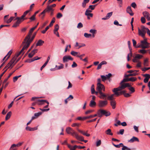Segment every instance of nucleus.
<instances>
[{
    "mask_svg": "<svg viewBox=\"0 0 150 150\" xmlns=\"http://www.w3.org/2000/svg\"><path fill=\"white\" fill-rule=\"evenodd\" d=\"M131 86L130 84L129 83H123L121 82L120 83V86L117 88H114L112 90L113 92L115 93L119 92L118 91H121L122 90L125 88L127 87H129Z\"/></svg>",
    "mask_w": 150,
    "mask_h": 150,
    "instance_id": "nucleus-1",
    "label": "nucleus"
},
{
    "mask_svg": "<svg viewBox=\"0 0 150 150\" xmlns=\"http://www.w3.org/2000/svg\"><path fill=\"white\" fill-rule=\"evenodd\" d=\"M21 45L23 46V47L21 50V51L19 52L16 53L15 55L12 58L15 61H16L17 58L21 54H23L24 53V51L25 50H26L28 48V47L25 45V44H22V43L21 44Z\"/></svg>",
    "mask_w": 150,
    "mask_h": 150,
    "instance_id": "nucleus-2",
    "label": "nucleus"
},
{
    "mask_svg": "<svg viewBox=\"0 0 150 150\" xmlns=\"http://www.w3.org/2000/svg\"><path fill=\"white\" fill-rule=\"evenodd\" d=\"M141 45L138 47H141L142 49H145L148 48L150 47L149 46L150 44L147 42V39L146 38H144L143 40L141 41Z\"/></svg>",
    "mask_w": 150,
    "mask_h": 150,
    "instance_id": "nucleus-3",
    "label": "nucleus"
},
{
    "mask_svg": "<svg viewBox=\"0 0 150 150\" xmlns=\"http://www.w3.org/2000/svg\"><path fill=\"white\" fill-rule=\"evenodd\" d=\"M97 114L98 117H101L103 115H105L106 116L110 115V113L109 112H108L104 110L100 109L97 111Z\"/></svg>",
    "mask_w": 150,
    "mask_h": 150,
    "instance_id": "nucleus-4",
    "label": "nucleus"
},
{
    "mask_svg": "<svg viewBox=\"0 0 150 150\" xmlns=\"http://www.w3.org/2000/svg\"><path fill=\"white\" fill-rule=\"evenodd\" d=\"M36 33L34 34L32 37L30 38V37L29 38L27 39L26 40H25V39L22 42V44H25L28 47L30 44V43L33 41V39L35 38Z\"/></svg>",
    "mask_w": 150,
    "mask_h": 150,
    "instance_id": "nucleus-5",
    "label": "nucleus"
},
{
    "mask_svg": "<svg viewBox=\"0 0 150 150\" xmlns=\"http://www.w3.org/2000/svg\"><path fill=\"white\" fill-rule=\"evenodd\" d=\"M15 61L13 59H12L7 64L6 66L5 67L4 69H8L11 68V69L16 64V63H15Z\"/></svg>",
    "mask_w": 150,
    "mask_h": 150,
    "instance_id": "nucleus-6",
    "label": "nucleus"
},
{
    "mask_svg": "<svg viewBox=\"0 0 150 150\" xmlns=\"http://www.w3.org/2000/svg\"><path fill=\"white\" fill-rule=\"evenodd\" d=\"M125 92L126 91L123 90L120 91L119 92H116V93H115V94L117 96H120L122 94H123L124 96L125 97H128L131 96L130 94L126 93Z\"/></svg>",
    "mask_w": 150,
    "mask_h": 150,
    "instance_id": "nucleus-7",
    "label": "nucleus"
},
{
    "mask_svg": "<svg viewBox=\"0 0 150 150\" xmlns=\"http://www.w3.org/2000/svg\"><path fill=\"white\" fill-rule=\"evenodd\" d=\"M108 102L106 100H100L98 102V106L100 108H103L107 105Z\"/></svg>",
    "mask_w": 150,
    "mask_h": 150,
    "instance_id": "nucleus-8",
    "label": "nucleus"
},
{
    "mask_svg": "<svg viewBox=\"0 0 150 150\" xmlns=\"http://www.w3.org/2000/svg\"><path fill=\"white\" fill-rule=\"evenodd\" d=\"M142 57L143 56L142 55L139 54H136L133 59L132 61L134 63L137 62L139 61V59H141Z\"/></svg>",
    "mask_w": 150,
    "mask_h": 150,
    "instance_id": "nucleus-9",
    "label": "nucleus"
},
{
    "mask_svg": "<svg viewBox=\"0 0 150 150\" xmlns=\"http://www.w3.org/2000/svg\"><path fill=\"white\" fill-rule=\"evenodd\" d=\"M96 89L99 92L102 91L103 90V91H105V87L102 84H97Z\"/></svg>",
    "mask_w": 150,
    "mask_h": 150,
    "instance_id": "nucleus-10",
    "label": "nucleus"
},
{
    "mask_svg": "<svg viewBox=\"0 0 150 150\" xmlns=\"http://www.w3.org/2000/svg\"><path fill=\"white\" fill-rule=\"evenodd\" d=\"M66 131L68 134H71L73 136L76 133L74 130L70 127L67 128Z\"/></svg>",
    "mask_w": 150,
    "mask_h": 150,
    "instance_id": "nucleus-11",
    "label": "nucleus"
},
{
    "mask_svg": "<svg viewBox=\"0 0 150 150\" xmlns=\"http://www.w3.org/2000/svg\"><path fill=\"white\" fill-rule=\"evenodd\" d=\"M63 62H68L69 60L72 61L73 59L70 56L66 55L64 56L63 58Z\"/></svg>",
    "mask_w": 150,
    "mask_h": 150,
    "instance_id": "nucleus-12",
    "label": "nucleus"
},
{
    "mask_svg": "<svg viewBox=\"0 0 150 150\" xmlns=\"http://www.w3.org/2000/svg\"><path fill=\"white\" fill-rule=\"evenodd\" d=\"M36 28V26H35L32 28L30 30L28 35L25 37V40H26L27 39L29 38L32 35V34L34 30Z\"/></svg>",
    "mask_w": 150,
    "mask_h": 150,
    "instance_id": "nucleus-13",
    "label": "nucleus"
},
{
    "mask_svg": "<svg viewBox=\"0 0 150 150\" xmlns=\"http://www.w3.org/2000/svg\"><path fill=\"white\" fill-rule=\"evenodd\" d=\"M112 76V74L110 73L108 74L105 76L101 75L100 77L102 79V80L103 81H105L107 79H109Z\"/></svg>",
    "mask_w": 150,
    "mask_h": 150,
    "instance_id": "nucleus-14",
    "label": "nucleus"
},
{
    "mask_svg": "<svg viewBox=\"0 0 150 150\" xmlns=\"http://www.w3.org/2000/svg\"><path fill=\"white\" fill-rule=\"evenodd\" d=\"M37 105H42L45 104V102H47V101L45 100L37 99Z\"/></svg>",
    "mask_w": 150,
    "mask_h": 150,
    "instance_id": "nucleus-15",
    "label": "nucleus"
},
{
    "mask_svg": "<svg viewBox=\"0 0 150 150\" xmlns=\"http://www.w3.org/2000/svg\"><path fill=\"white\" fill-rule=\"evenodd\" d=\"M143 76L145 77L144 81L145 83H147L150 78V75L149 74H146L142 75Z\"/></svg>",
    "mask_w": 150,
    "mask_h": 150,
    "instance_id": "nucleus-16",
    "label": "nucleus"
},
{
    "mask_svg": "<svg viewBox=\"0 0 150 150\" xmlns=\"http://www.w3.org/2000/svg\"><path fill=\"white\" fill-rule=\"evenodd\" d=\"M99 93L100 94V96H98V97L101 99H105V98H106L108 96V94H105L104 93H103L102 91L99 92Z\"/></svg>",
    "mask_w": 150,
    "mask_h": 150,
    "instance_id": "nucleus-17",
    "label": "nucleus"
},
{
    "mask_svg": "<svg viewBox=\"0 0 150 150\" xmlns=\"http://www.w3.org/2000/svg\"><path fill=\"white\" fill-rule=\"evenodd\" d=\"M53 9L52 7L49 5H48L47 8H45L42 12V14L45 13L46 12H49L52 10Z\"/></svg>",
    "mask_w": 150,
    "mask_h": 150,
    "instance_id": "nucleus-18",
    "label": "nucleus"
},
{
    "mask_svg": "<svg viewBox=\"0 0 150 150\" xmlns=\"http://www.w3.org/2000/svg\"><path fill=\"white\" fill-rule=\"evenodd\" d=\"M8 16L9 15H6L4 17V21L6 22L7 23H11L14 18V17H11L9 19L6 20V18L8 17Z\"/></svg>",
    "mask_w": 150,
    "mask_h": 150,
    "instance_id": "nucleus-19",
    "label": "nucleus"
},
{
    "mask_svg": "<svg viewBox=\"0 0 150 150\" xmlns=\"http://www.w3.org/2000/svg\"><path fill=\"white\" fill-rule=\"evenodd\" d=\"M143 14L144 17L146 18L148 21H150V15L149 13L147 11H144L143 12Z\"/></svg>",
    "mask_w": 150,
    "mask_h": 150,
    "instance_id": "nucleus-20",
    "label": "nucleus"
},
{
    "mask_svg": "<svg viewBox=\"0 0 150 150\" xmlns=\"http://www.w3.org/2000/svg\"><path fill=\"white\" fill-rule=\"evenodd\" d=\"M23 142H19L17 144H13L11 146L10 149H13V150H17L16 149H13V148L15 147H18L21 146L23 144Z\"/></svg>",
    "mask_w": 150,
    "mask_h": 150,
    "instance_id": "nucleus-21",
    "label": "nucleus"
},
{
    "mask_svg": "<svg viewBox=\"0 0 150 150\" xmlns=\"http://www.w3.org/2000/svg\"><path fill=\"white\" fill-rule=\"evenodd\" d=\"M74 135L75 137L77 140L81 142L83 141V137L82 136L79 135L76 132V133Z\"/></svg>",
    "mask_w": 150,
    "mask_h": 150,
    "instance_id": "nucleus-22",
    "label": "nucleus"
},
{
    "mask_svg": "<svg viewBox=\"0 0 150 150\" xmlns=\"http://www.w3.org/2000/svg\"><path fill=\"white\" fill-rule=\"evenodd\" d=\"M38 51V50L37 49H35L32 51V52L28 54V57L29 58H32L34 54L37 52Z\"/></svg>",
    "mask_w": 150,
    "mask_h": 150,
    "instance_id": "nucleus-23",
    "label": "nucleus"
},
{
    "mask_svg": "<svg viewBox=\"0 0 150 150\" xmlns=\"http://www.w3.org/2000/svg\"><path fill=\"white\" fill-rule=\"evenodd\" d=\"M138 34L139 35L142 36L143 38H146L145 37V35L146 33L142 32L140 30V29L138 28Z\"/></svg>",
    "mask_w": 150,
    "mask_h": 150,
    "instance_id": "nucleus-24",
    "label": "nucleus"
},
{
    "mask_svg": "<svg viewBox=\"0 0 150 150\" xmlns=\"http://www.w3.org/2000/svg\"><path fill=\"white\" fill-rule=\"evenodd\" d=\"M126 11L127 12L129 13L131 16H132L134 15V13H133L132 10L130 6H128L127 7Z\"/></svg>",
    "mask_w": 150,
    "mask_h": 150,
    "instance_id": "nucleus-25",
    "label": "nucleus"
},
{
    "mask_svg": "<svg viewBox=\"0 0 150 150\" xmlns=\"http://www.w3.org/2000/svg\"><path fill=\"white\" fill-rule=\"evenodd\" d=\"M42 114L41 112H38V113H35L34 114V116H33L32 118V120H33L35 119L38 118L39 116Z\"/></svg>",
    "mask_w": 150,
    "mask_h": 150,
    "instance_id": "nucleus-26",
    "label": "nucleus"
},
{
    "mask_svg": "<svg viewBox=\"0 0 150 150\" xmlns=\"http://www.w3.org/2000/svg\"><path fill=\"white\" fill-rule=\"evenodd\" d=\"M15 20H17L16 22L19 24L24 21L21 17H17L16 18Z\"/></svg>",
    "mask_w": 150,
    "mask_h": 150,
    "instance_id": "nucleus-27",
    "label": "nucleus"
},
{
    "mask_svg": "<svg viewBox=\"0 0 150 150\" xmlns=\"http://www.w3.org/2000/svg\"><path fill=\"white\" fill-rule=\"evenodd\" d=\"M134 141H137L139 142V140L137 138L134 137H133L130 140H129L128 142H133Z\"/></svg>",
    "mask_w": 150,
    "mask_h": 150,
    "instance_id": "nucleus-28",
    "label": "nucleus"
},
{
    "mask_svg": "<svg viewBox=\"0 0 150 150\" xmlns=\"http://www.w3.org/2000/svg\"><path fill=\"white\" fill-rule=\"evenodd\" d=\"M44 42L43 41L39 40H38L36 45V47L38 46H41L44 43Z\"/></svg>",
    "mask_w": 150,
    "mask_h": 150,
    "instance_id": "nucleus-29",
    "label": "nucleus"
},
{
    "mask_svg": "<svg viewBox=\"0 0 150 150\" xmlns=\"http://www.w3.org/2000/svg\"><path fill=\"white\" fill-rule=\"evenodd\" d=\"M71 54L73 56L78 57L80 55V53L72 51L71 52Z\"/></svg>",
    "mask_w": 150,
    "mask_h": 150,
    "instance_id": "nucleus-30",
    "label": "nucleus"
},
{
    "mask_svg": "<svg viewBox=\"0 0 150 150\" xmlns=\"http://www.w3.org/2000/svg\"><path fill=\"white\" fill-rule=\"evenodd\" d=\"M96 105V103L93 100H91L90 101L89 105L91 107H95Z\"/></svg>",
    "mask_w": 150,
    "mask_h": 150,
    "instance_id": "nucleus-31",
    "label": "nucleus"
},
{
    "mask_svg": "<svg viewBox=\"0 0 150 150\" xmlns=\"http://www.w3.org/2000/svg\"><path fill=\"white\" fill-rule=\"evenodd\" d=\"M112 12H111L110 13H107L106 17L103 18H102V19L105 20H106L108 19L112 15Z\"/></svg>",
    "mask_w": 150,
    "mask_h": 150,
    "instance_id": "nucleus-32",
    "label": "nucleus"
},
{
    "mask_svg": "<svg viewBox=\"0 0 150 150\" xmlns=\"http://www.w3.org/2000/svg\"><path fill=\"white\" fill-rule=\"evenodd\" d=\"M30 11V10H27L25 11L23 14V15H22L21 17L24 20L25 19H27V18H25L24 17H25V16H26V15L27 14L29 13Z\"/></svg>",
    "mask_w": 150,
    "mask_h": 150,
    "instance_id": "nucleus-33",
    "label": "nucleus"
},
{
    "mask_svg": "<svg viewBox=\"0 0 150 150\" xmlns=\"http://www.w3.org/2000/svg\"><path fill=\"white\" fill-rule=\"evenodd\" d=\"M110 105L113 109H115L116 107V102L115 100H112L110 102Z\"/></svg>",
    "mask_w": 150,
    "mask_h": 150,
    "instance_id": "nucleus-34",
    "label": "nucleus"
},
{
    "mask_svg": "<svg viewBox=\"0 0 150 150\" xmlns=\"http://www.w3.org/2000/svg\"><path fill=\"white\" fill-rule=\"evenodd\" d=\"M105 133L107 134L110 135H112L113 133L111 132V130L109 129L105 132Z\"/></svg>",
    "mask_w": 150,
    "mask_h": 150,
    "instance_id": "nucleus-35",
    "label": "nucleus"
},
{
    "mask_svg": "<svg viewBox=\"0 0 150 150\" xmlns=\"http://www.w3.org/2000/svg\"><path fill=\"white\" fill-rule=\"evenodd\" d=\"M89 1V0H83V2L82 3V6L83 8H85L86 6V4L88 3Z\"/></svg>",
    "mask_w": 150,
    "mask_h": 150,
    "instance_id": "nucleus-36",
    "label": "nucleus"
},
{
    "mask_svg": "<svg viewBox=\"0 0 150 150\" xmlns=\"http://www.w3.org/2000/svg\"><path fill=\"white\" fill-rule=\"evenodd\" d=\"M11 112H8L7 114H6V117L5 118V120H8L11 117Z\"/></svg>",
    "mask_w": 150,
    "mask_h": 150,
    "instance_id": "nucleus-37",
    "label": "nucleus"
},
{
    "mask_svg": "<svg viewBox=\"0 0 150 150\" xmlns=\"http://www.w3.org/2000/svg\"><path fill=\"white\" fill-rule=\"evenodd\" d=\"M56 68L57 69V70L63 69L64 68V65L62 64H60V65L59 66L56 65Z\"/></svg>",
    "mask_w": 150,
    "mask_h": 150,
    "instance_id": "nucleus-38",
    "label": "nucleus"
},
{
    "mask_svg": "<svg viewBox=\"0 0 150 150\" xmlns=\"http://www.w3.org/2000/svg\"><path fill=\"white\" fill-rule=\"evenodd\" d=\"M115 95V93L114 94H112L110 96H108L107 98L108 100H113L114 99V95Z\"/></svg>",
    "mask_w": 150,
    "mask_h": 150,
    "instance_id": "nucleus-39",
    "label": "nucleus"
},
{
    "mask_svg": "<svg viewBox=\"0 0 150 150\" xmlns=\"http://www.w3.org/2000/svg\"><path fill=\"white\" fill-rule=\"evenodd\" d=\"M89 31L91 33H92L93 37H94L95 34L96 33V30L94 29H91Z\"/></svg>",
    "mask_w": 150,
    "mask_h": 150,
    "instance_id": "nucleus-40",
    "label": "nucleus"
},
{
    "mask_svg": "<svg viewBox=\"0 0 150 150\" xmlns=\"http://www.w3.org/2000/svg\"><path fill=\"white\" fill-rule=\"evenodd\" d=\"M91 93L92 94H93L95 93V86L93 84L92 85L91 88Z\"/></svg>",
    "mask_w": 150,
    "mask_h": 150,
    "instance_id": "nucleus-41",
    "label": "nucleus"
},
{
    "mask_svg": "<svg viewBox=\"0 0 150 150\" xmlns=\"http://www.w3.org/2000/svg\"><path fill=\"white\" fill-rule=\"evenodd\" d=\"M141 29H140L141 31H142V32H144L145 33H146V29L148 28H146L145 26H142L141 27Z\"/></svg>",
    "mask_w": 150,
    "mask_h": 150,
    "instance_id": "nucleus-42",
    "label": "nucleus"
},
{
    "mask_svg": "<svg viewBox=\"0 0 150 150\" xmlns=\"http://www.w3.org/2000/svg\"><path fill=\"white\" fill-rule=\"evenodd\" d=\"M12 50H10L8 52V53L6 55V56H7V57L6 59L5 60V61H6L8 59L11 54H12Z\"/></svg>",
    "mask_w": 150,
    "mask_h": 150,
    "instance_id": "nucleus-43",
    "label": "nucleus"
},
{
    "mask_svg": "<svg viewBox=\"0 0 150 150\" xmlns=\"http://www.w3.org/2000/svg\"><path fill=\"white\" fill-rule=\"evenodd\" d=\"M101 144V141L100 140H97L96 142V146L97 147L99 146Z\"/></svg>",
    "mask_w": 150,
    "mask_h": 150,
    "instance_id": "nucleus-44",
    "label": "nucleus"
},
{
    "mask_svg": "<svg viewBox=\"0 0 150 150\" xmlns=\"http://www.w3.org/2000/svg\"><path fill=\"white\" fill-rule=\"evenodd\" d=\"M55 18L54 17L53 18L52 21H51L50 25H49V26L50 27L52 26L53 25V23L55 22Z\"/></svg>",
    "mask_w": 150,
    "mask_h": 150,
    "instance_id": "nucleus-45",
    "label": "nucleus"
},
{
    "mask_svg": "<svg viewBox=\"0 0 150 150\" xmlns=\"http://www.w3.org/2000/svg\"><path fill=\"white\" fill-rule=\"evenodd\" d=\"M41 58V57H38V56H36L34 57L32 59L31 61L29 62H31L33 61H34L35 60H38L40 59Z\"/></svg>",
    "mask_w": 150,
    "mask_h": 150,
    "instance_id": "nucleus-46",
    "label": "nucleus"
},
{
    "mask_svg": "<svg viewBox=\"0 0 150 150\" xmlns=\"http://www.w3.org/2000/svg\"><path fill=\"white\" fill-rule=\"evenodd\" d=\"M148 59L147 58L145 59L144 61V64L145 66H148Z\"/></svg>",
    "mask_w": 150,
    "mask_h": 150,
    "instance_id": "nucleus-47",
    "label": "nucleus"
},
{
    "mask_svg": "<svg viewBox=\"0 0 150 150\" xmlns=\"http://www.w3.org/2000/svg\"><path fill=\"white\" fill-rule=\"evenodd\" d=\"M113 145L115 146V147L116 148H119L120 147V146H123V144L122 143H120L118 145H115L114 144H112Z\"/></svg>",
    "mask_w": 150,
    "mask_h": 150,
    "instance_id": "nucleus-48",
    "label": "nucleus"
},
{
    "mask_svg": "<svg viewBox=\"0 0 150 150\" xmlns=\"http://www.w3.org/2000/svg\"><path fill=\"white\" fill-rule=\"evenodd\" d=\"M129 89L131 91V93H133L135 91L134 88L133 87L131 86L130 87H129Z\"/></svg>",
    "mask_w": 150,
    "mask_h": 150,
    "instance_id": "nucleus-49",
    "label": "nucleus"
},
{
    "mask_svg": "<svg viewBox=\"0 0 150 150\" xmlns=\"http://www.w3.org/2000/svg\"><path fill=\"white\" fill-rule=\"evenodd\" d=\"M122 146V150H131V149L130 148L124 146L123 145V146Z\"/></svg>",
    "mask_w": 150,
    "mask_h": 150,
    "instance_id": "nucleus-50",
    "label": "nucleus"
},
{
    "mask_svg": "<svg viewBox=\"0 0 150 150\" xmlns=\"http://www.w3.org/2000/svg\"><path fill=\"white\" fill-rule=\"evenodd\" d=\"M137 80V78L135 77H132L129 78V81L133 82Z\"/></svg>",
    "mask_w": 150,
    "mask_h": 150,
    "instance_id": "nucleus-51",
    "label": "nucleus"
},
{
    "mask_svg": "<svg viewBox=\"0 0 150 150\" xmlns=\"http://www.w3.org/2000/svg\"><path fill=\"white\" fill-rule=\"evenodd\" d=\"M139 52L142 54H144L146 53V51L144 49H142L140 50Z\"/></svg>",
    "mask_w": 150,
    "mask_h": 150,
    "instance_id": "nucleus-52",
    "label": "nucleus"
},
{
    "mask_svg": "<svg viewBox=\"0 0 150 150\" xmlns=\"http://www.w3.org/2000/svg\"><path fill=\"white\" fill-rule=\"evenodd\" d=\"M84 36L86 38H89L91 36V35L90 34H88L86 33H85L84 34Z\"/></svg>",
    "mask_w": 150,
    "mask_h": 150,
    "instance_id": "nucleus-53",
    "label": "nucleus"
},
{
    "mask_svg": "<svg viewBox=\"0 0 150 150\" xmlns=\"http://www.w3.org/2000/svg\"><path fill=\"white\" fill-rule=\"evenodd\" d=\"M85 46V44H82L81 45H79V44H78V43L77 42H76V45H75V46L76 47H77L78 46H79V48L81 47H84V46Z\"/></svg>",
    "mask_w": 150,
    "mask_h": 150,
    "instance_id": "nucleus-54",
    "label": "nucleus"
},
{
    "mask_svg": "<svg viewBox=\"0 0 150 150\" xmlns=\"http://www.w3.org/2000/svg\"><path fill=\"white\" fill-rule=\"evenodd\" d=\"M85 15H86V16H87V18L88 19H90V17H92L93 16V14L91 13L86 14H85Z\"/></svg>",
    "mask_w": 150,
    "mask_h": 150,
    "instance_id": "nucleus-55",
    "label": "nucleus"
},
{
    "mask_svg": "<svg viewBox=\"0 0 150 150\" xmlns=\"http://www.w3.org/2000/svg\"><path fill=\"white\" fill-rule=\"evenodd\" d=\"M62 14L61 13H59L57 14L56 17L57 18H60L61 17H62Z\"/></svg>",
    "mask_w": 150,
    "mask_h": 150,
    "instance_id": "nucleus-56",
    "label": "nucleus"
},
{
    "mask_svg": "<svg viewBox=\"0 0 150 150\" xmlns=\"http://www.w3.org/2000/svg\"><path fill=\"white\" fill-rule=\"evenodd\" d=\"M124 129H121L120 130V131L119 132H117V134H120L121 135H122L123 134L124 132Z\"/></svg>",
    "mask_w": 150,
    "mask_h": 150,
    "instance_id": "nucleus-57",
    "label": "nucleus"
},
{
    "mask_svg": "<svg viewBox=\"0 0 150 150\" xmlns=\"http://www.w3.org/2000/svg\"><path fill=\"white\" fill-rule=\"evenodd\" d=\"M141 21L142 23H144L146 22V20L144 17H142L141 18Z\"/></svg>",
    "mask_w": 150,
    "mask_h": 150,
    "instance_id": "nucleus-58",
    "label": "nucleus"
},
{
    "mask_svg": "<svg viewBox=\"0 0 150 150\" xmlns=\"http://www.w3.org/2000/svg\"><path fill=\"white\" fill-rule=\"evenodd\" d=\"M83 24L81 23H79L77 25V28H80L83 27Z\"/></svg>",
    "mask_w": 150,
    "mask_h": 150,
    "instance_id": "nucleus-59",
    "label": "nucleus"
},
{
    "mask_svg": "<svg viewBox=\"0 0 150 150\" xmlns=\"http://www.w3.org/2000/svg\"><path fill=\"white\" fill-rule=\"evenodd\" d=\"M138 71H139L138 70H130L128 71H127V72L128 73H132L133 72H137Z\"/></svg>",
    "mask_w": 150,
    "mask_h": 150,
    "instance_id": "nucleus-60",
    "label": "nucleus"
},
{
    "mask_svg": "<svg viewBox=\"0 0 150 150\" xmlns=\"http://www.w3.org/2000/svg\"><path fill=\"white\" fill-rule=\"evenodd\" d=\"M95 5H90L89 6L88 9H91L92 10H94L95 9Z\"/></svg>",
    "mask_w": 150,
    "mask_h": 150,
    "instance_id": "nucleus-61",
    "label": "nucleus"
},
{
    "mask_svg": "<svg viewBox=\"0 0 150 150\" xmlns=\"http://www.w3.org/2000/svg\"><path fill=\"white\" fill-rule=\"evenodd\" d=\"M59 29V26L58 24H56L55 25L54 30L58 31Z\"/></svg>",
    "mask_w": 150,
    "mask_h": 150,
    "instance_id": "nucleus-62",
    "label": "nucleus"
},
{
    "mask_svg": "<svg viewBox=\"0 0 150 150\" xmlns=\"http://www.w3.org/2000/svg\"><path fill=\"white\" fill-rule=\"evenodd\" d=\"M93 111H94L93 110H88L86 111L85 112V113L86 114H89V113L92 112H93Z\"/></svg>",
    "mask_w": 150,
    "mask_h": 150,
    "instance_id": "nucleus-63",
    "label": "nucleus"
},
{
    "mask_svg": "<svg viewBox=\"0 0 150 150\" xmlns=\"http://www.w3.org/2000/svg\"><path fill=\"white\" fill-rule=\"evenodd\" d=\"M19 24L17 23V22H16L14 23L12 26V27L13 28H16L19 25Z\"/></svg>",
    "mask_w": 150,
    "mask_h": 150,
    "instance_id": "nucleus-64",
    "label": "nucleus"
}]
</instances>
